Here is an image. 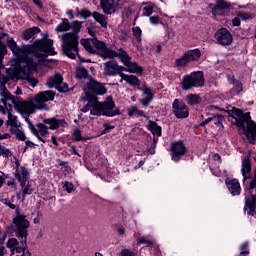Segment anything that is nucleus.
<instances>
[{
    "instance_id": "obj_41",
    "label": "nucleus",
    "mask_w": 256,
    "mask_h": 256,
    "mask_svg": "<svg viewBox=\"0 0 256 256\" xmlns=\"http://www.w3.org/2000/svg\"><path fill=\"white\" fill-rule=\"evenodd\" d=\"M74 141H87V138L81 136V130L75 129L73 132Z\"/></svg>"
},
{
    "instance_id": "obj_32",
    "label": "nucleus",
    "mask_w": 256,
    "mask_h": 256,
    "mask_svg": "<svg viewBox=\"0 0 256 256\" xmlns=\"http://www.w3.org/2000/svg\"><path fill=\"white\" fill-rule=\"evenodd\" d=\"M186 65H189V60L185 56V54H183L182 57L177 58L174 62V67H176L177 69H183Z\"/></svg>"
},
{
    "instance_id": "obj_50",
    "label": "nucleus",
    "mask_w": 256,
    "mask_h": 256,
    "mask_svg": "<svg viewBox=\"0 0 256 256\" xmlns=\"http://www.w3.org/2000/svg\"><path fill=\"white\" fill-rule=\"evenodd\" d=\"M138 243L143 244V243H150L145 237H140L138 238Z\"/></svg>"
},
{
    "instance_id": "obj_42",
    "label": "nucleus",
    "mask_w": 256,
    "mask_h": 256,
    "mask_svg": "<svg viewBox=\"0 0 256 256\" xmlns=\"http://www.w3.org/2000/svg\"><path fill=\"white\" fill-rule=\"evenodd\" d=\"M63 189L67 191V193H73L75 191V186L71 182H64Z\"/></svg>"
},
{
    "instance_id": "obj_47",
    "label": "nucleus",
    "mask_w": 256,
    "mask_h": 256,
    "mask_svg": "<svg viewBox=\"0 0 256 256\" xmlns=\"http://www.w3.org/2000/svg\"><path fill=\"white\" fill-rule=\"evenodd\" d=\"M5 205H7V207H9L10 209H17V206H15V204L11 203V201L5 199L4 200Z\"/></svg>"
},
{
    "instance_id": "obj_24",
    "label": "nucleus",
    "mask_w": 256,
    "mask_h": 256,
    "mask_svg": "<svg viewBox=\"0 0 256 256\" xmlns=\"http://www.w3.org/2000/svg\"><path fill=\"white\" fill-rule=\"evenodd\" d=\"M228 81L230 83V85H233L232 89H231V93L232 95H239V93H241V91H243V84L237 80H235V78L232 76H228Z\"/></svg>"
},
{
    "instance_id": "obj_52",
    "label": "nucleus",
    "mask_w": 256,
    "mask_h": 256,
    "mask_svg": "<svg viewBox=\"0 0 256 256\" xmlns=\"http://www.w3.org/2000/svg\"><path fill=\"white\" fill-rule=\"evenodd\" d=\"M35 5H37L40 9L43 8V5L41 4V0H32Z\"/></svg>"
},
{
    "instance_id": "obj_34",
    "label": "nucleus",
    "mask_w": 256,
    "mask_h": 256,
    "mask_svg": "<svg viewBox=\"0 0 256 256\" xmlns=\"http://www.w3.org/2000/svg\"><path fill=\"white\" fill-rule=\"evenodd\" d=\"M93 19L97 21L102 27H107V17L105 15L100 14L99 12H94L92 14Z\"/></svg>"
},
{
    "instance_id": "obj_59",
    "label": "nucleus",
    "mask_w": 256,
    "mask_h": 256,
    "mask_svg": "<svg viewBox=\"0 0 256 256\" xmlns=\"http://www.w3.org/2000/svg\"><path fill=\"white\" fill-rule=\"evenodd\" d=\"M70 151H71V153H73V155H78L77 149H75V146H72V147L70 148Z\"/></svg>"
},
{
    "instance_id": "obj_11",
    "label": "nucleus",
    "mask_w": 256,
    "mask_h": 256,
    "mask_svg": "<svg viewBox=\"0 0 256 256\" xmlns=\"http://www.w3.org/2000/svg\"><path fill=\"white\" fill-rule=\"evenodd\" d=\"M46 85L49 89H57L62 93H67V91H69V86L67 83L63 82V76H61L59 73L49 77L46 81Z\"/></svg>"
},
{
    "instance_id": "obj_48",
    "label": "nucleus",
    "mask_w": 256,
    "mask_h": 256,
    "mask_svg": "<svg viewBox=\"0 0 256 256\" xmlns=\"http://www.w3.org/2000/svg\"><path fill=\"white\" fill-rule=\"evenodd\" d=\"M17 138L20 140V141H25V133H23L22 131L18 130L17 132Z\"/></svg>"
},
{
    "instance_id": "obj_49",
    "label": "nucleus",
    "mask_w": 256,
    "mask_h": 256,
    "mask_svg": "<svg viewBox=\"0 0 256 256\" xmlns=\"http://www.w3.org/2000/svg\"><path fill=\"white\" fill-rule=\"evenodd\" d=\"M213 159L217 163V165L221 164V156L219 154H214Z\"/></svg>"
},
{
    "instance_id": "obj_14",
    "label": "nucleus",
    "mask_w": 256,
    "mask_h": 256,
    "mask_svg": "<svg viewBox=\"0 0 256 256\" xmlns=\"http://www.w3.org/2000/svg\"><path fill=\"white\" fill-rule=\"evenodd\" d=\"M172 109L177 119H187L189 117V108L179 99L174 100Z\"/></svg>"
},
{
    "instance_id": "obj_28",
    "label": "nucleus",
    "mask_w": 256,
    "mask_h": 256,
    "mask_svg": "<svg viewBox=\"0 0 256 256\" xmlns=\"http://www.w3.org/2000/svg\"><path fill=\"white\" fill-rule=\"evenodd\" d=\"M120 77L126 81L129 85H134L136 87H139L141 85V82L139 81V78L135 75H127L125 73H120Z\"/></svg>"
},
{
    "instance_id": "obj_22",
    "label": "nucleus",
    "mask_w": 256,
    "mask_h": 256,
    "mask_svg": "<svg viewBox=\"0 0 256 256\" xmlns=\"http://www.w3.org/2000/svg\"><path fill=\"white\" fill-rule=\"evenodd\" d=\"M15 177L20 184L27 183V179H29V171L23 166H18L15 171Z\"/></svg>"
},
{
    "instance_id": "obj_25",
    "label": "nucleus",
    "mask_w": 256,
    "mask_h": 256,
    "mask_svg": "<svg viewBox=\"0 0 256 256\" xmlns=\"http://www.w3.org/2000/svg\"><path fill=\"white\" fill-rule=\"evenodd\" d=\"M184 55L186 56V59H188L189 63L199 61V59H201V50H199V48L188 50Z\"/></svg>"
},
{
    "instance_id": "obj_55",
    "label": "nucleus",
    "mask_w": 256,
    "mask_h": 256,
    "mask_svg": "<svg viewBox=\"0 0 256 256\" xmlns=\"http://www.w3.org/2000/svg\"><path fill=\"white\" fill-rule=\"evenodd\" d=\"M143 165H145V159L141 160L137 166H135V169H139V167H143Z\"/></svg>"
},
{
    "instance_id": "obj_45",
    "label": "nucleus",
    "mask_w": 256,
    "mask_h": 256,
    "mask_svg": "<svg viewBox=\"0 0 256 256\" xmlns=\"http://www.w3.org/2000/svg\"><path fill=\"white\" fill-rule=\"evenodd\" d=\"M210 170L215 177H221V170L219 168L213 169V167H210Z\"/></svg>"
},
{
    "instance_id": "obj_12",
    "label": "nucleus",
    "mask_w": 256,
    "mask_h": 256,
    "mask_svg": "<svg viewBox=\"0 0 256 256\" xmlns=\"http://www.w3.org/2000/svg\"><path fill=\"white\" fill-rule=\"evenodd\" d=\"M214 38L218 45H222V47H227V45H231L233 43V35H231V32H229L227 28L218 29L214 34Z\"/></svg>"
},
{
    "instance_id": "obj_1",
    "label": "nucleus",
    "mask_w": 256,
    "mask_h": 256,
    "mask_svg": "<svg viewBox=\"0 0 256 256\" xmlns=\"http://www.w3.org/2000/svg\"><path fill=\"white\" fill-rule=\"evenodd\" d=\"M7 45L16 58L10 61V67L6 70L9 78L13 81V79L20 77L27 81L31 87H37L39 80L33 76V71H37L38 65L43 64L45 57L57 55L53 47V40L37 39L33 44L19 46L13 37H8Z\"/></svg>"
},
{
    "instance_id": "obj_43",
    "label": "nucleus",
    "mask_w": 256,
    "mask_h": 256,
    "mask_svg": "<svg viewBox=\"0 0 256 256\" xmlns=\"http://www.w3.org/2000/svg\"><path fill=\"white\" fill-rule=\"evenodd\" d=\"M119 256H135V252H133L129 249H123V250H121Z\"/></svg>"
},
{
    "instance_id": "obj_26",
    "label": "nucleus",
    "mask_w": 256,
    "mask_h": 256,
    "mask_svg": "<svg viewBox=\"0 0 256 256\" xmlns=\"http://www.w3.org/2000/svg\"><path fill=\"white\" fill-rule=\"evenodd\" d=\"M223 116L217 115L213 117H208L205 119L201 125H208V123H212V125H216L217 127H223Z\"/></svg>"
},
{
    "instance_id": "obj_5",
    "label": "nucleus",
    "mask_w": 256,
    "mask_h": 256,
    "mask_svg": "<svg viewBox=\"0 0 256 256\" xmlns=\"http://www.w3.org/2000/svg\"><path fill=\"white\" fill-rule=\"evenodd\" d=\"M13 223L16 229V237H18L21 246H19V241L16 238H10L7 241V247L10 249L12 255L16 253H25L27 251V229H29V222L25 219L24 215L19 213V208L16 209V216L13 218Z\"/></svg>"
},
{
    "instance_id": "obj_19",
    "label": "nucleus",
    "mask_w": 256,
    "mask_h": 256,
    "mask_svg": "<svg viewBox=\"0 0 256 256\" xmlns=\"http://www.w3.org/2000/svg\"><path fill=\"white\" fill-rule=\"evenodd\" d=\"M226 187L233 197H237V195H241V184L237 179H229L225 180Z\"/></svg>"
},
{
    "instance_id": "obj_40",
    "label": "nucleus",
    "mask_w": 256,
    "mask_h": 256,
    "mask_svg": "<svg viewBox=\"0 0 256 256\" xmlns=\"http://www.w3.org/2000/svg\"><path fill=\"white\" fill-rule=\"evenodd\" d=\"M152 14H153V4H148L143 7L142 15H144V17H150Z\"/></svg>"
},
{
    "instance_id": "obj_54",
    "label": "nucleus",
    "mask_w": 256,
    "mask_h": 256,
    "mask_svg": "<svg viewBox=\"0 0 256 256\" xmlns=\"http://www.w3.org/2000/svg\"><path fill=\"white\" fill-rule=\"evenodd\" d=\"M51 141H52L53 145H55L56 147L59 145V143H57V137L52 136Z\"/></svg>"
},
{
    "instance_id": "obj_10",
    "label": "nucleus",
    "mask_w": 256,
    "mask_h": 256,
    "mask_svg": "<svg viewBox=\"0 0 256 256\" xmlns=\"http://www.w3.org/2000/svg\"><path fill=\"white\" fill-rule=\"evenodd\" d=\"M256 170L254 171V176L251 179L249 186L246 188V204L244 211H248V215H253L256 209Z\"/></svg>"
},
{
    "instance_id": "obj_15",
    "label": "nucleus",
    "mask_w": 256,
    "mask_h": 256,
    "mask_svg": "<svg viewBox=\"0 0 256 256\" xmlns=\"http://www.w3.org/2000/svg\"><path fill=\"white\" fill-rule=\"evenodd\" d=\"M187 148H185V144L181 141H177L171 144V157L172 161L175 163H179L181 161V157L185 155Z\"/></svg>"
},
{
    "instance_id": "obj_39",
    "label": "nucleus",
    "mask_w": 256,
    "mask_h": 256,
    "mask_svg": "<svg viewBox=\"0 0 256 256\" xmlns=\"http://www.w3.org/2000/svg\"><path fill=\"white\" fill-rule=\"evenodd\" d=\"M132 33H133L136 41H138V43H141V35L143 33L141 28L139 26L133 27L132 28Z\"/></svg>"
},
{
    "instance_id": "obj_62",
    "label": "nucleus",
    "mask_w": 256,
    "mask_h": 256,
    "mask_svg": "<svg viewBox=\"0 0 256 256\" xmlns=\"http://www.w3.org/2000/svg\"><path fill=\"white\" fill-rule=\"evenodd\" d=\"M150 155H155V149L150 150Z\"/></svg>"
},
{
    "instance_id": "obj_30",
    "label": "nucleus",
    "mask_w": 256,
    "mask_h": 256,
    "mask_svg": "<svg viewBox=\"0 0 256 256\" xmlns=\"http://www.w3.org/2000/svg\"><path fill=\"white\" fill-rule=\"evenodd\" d=\"M127 115L128 117H147L145 115V112L137 106H131L130 108L127 109Z\"/></svg>"
},
{
    "instance_id": "obj_31",
    "label": "nucleus",
    "mask_w": 256,
    "mask_h": 256,
    "mask_svg": "<svg viewBox=\"0 0 256 256\" xmlns=\"http://www.w3.org/2000/svg\"><path fill=\"white\" fill-rule=\"evenodd\" d=\"M71 29V23L67 18L62 19V23L58 24L55 28L56 33H65Z\"/></svg>"
},
{
    "instance_id": "obj_35",
    "label": "nucleus",
    "mask_w": 256,
    "mask_h": 256,
    "mask_svg": "<svg viewBox=\"0 0 256 256\" xmlns=\"http://www.w3.org/2000/svg\"><path fill=\"white\" fill-rule=\"evenodd\" d=\"M187 101L189 105H199L201 103V97L197 94H190L187 96Z\"/></svg>"
},
{
    "instance_id": "obj_17",
    "label": "nucleus",
    "mask_w": 256,
    "mask_h": 256,
    "mask_svg": "<svg viewBox=\"0 0 256 256\" xmlns=\"http://www.w3.org/2000/svg\"><path fill=\"white\" fill-rule=\"evenodd\" d=\"M21 186V191H19L17 193V199L18 201H21V203H23V201H25V197H27V195H32L33 191H35V187L33 186V183L31 182H22L20 183Z\"/></svg>"
},
{
    "instance_id": "obj_4",
    "label": "nucleus",
    "mask_w": 256,
    "mask_h": 256,
    "mask_svg": "<svg viewBox=\"0 0 256 256\" xmlns=\"http://www.w3.org/2000/svg\"><path fill=\"white\" fill-rule=\"evenodd\" d=\"M81 45L93 55H99L102 59H113V57H118L123 63L124 71L126 73H136L141 75L143 73V67L139 66L137 62H131V56L123 48L118 49V51L107 48L105 43L97 39H81Z\"/></svg>"
},
{
    "instance_id": "obj_38",
    "label": "nucleus",
    "mask_w": 256,
    "mask_h": 256,
    "mask_svg": "<svg viewBox=\"0 0 256 256\" xmlns=\"http://www.w3.org/2000/svg\"><path fill=\"white\" fill-rule=\"evenodd\" d=\"M237 17H239L241 21H249L253 18V14L249 12L239 11L237 13Z\"/></svg>"
},
{
    "instance_id": "obj_53",
    "label": "nucleus",
    "mask_w": 256,
    "mask_h": 256,
    "mask_svg": "<svg viewBox=\"0 0 256 256\" xmlns=\"http://www.w3.org/2000/svg\"><path fill=\"white\" fill-rule=\"evenodd\" d=\"M0 113H2V115H7V108L5 107H3V106H1L0 105Z\"/></svg>"
},
{
    "instance_id": "obj_27",
    "label": "nucleus",
    "mask_w": 256,
    "mask_h": 256,
    "mask_svg": "<svg viewBox=\"0 0 256 256\" xmlns=\"http://www.w3.org/2000/svg\"><path fill=\"white\" fill-rule=\"evenodd\" d=\"M142 91L145 97L140 99V103L144 107H147V105H149L151 101H153V92H151V88H144Z\"/></svg>"
},
{
    "instance_id": "obj_46",
    "label": "nucleus",
    "mask_w": 256,
    "mask_h": 256,
    "mask_svg": "<svg viewBox=\"0 0 256 256\" xmlns=\"http://www.w3.org/2000/svg\"><path fill=\"white\" fill-rule=\"evenodd\" d=\"M150 23H151V25H158V23H159V16H152V17H150Z\"/></svg>"
},
{
    "instance_id": "obj_33",
    "label": "nucleus",
    "mask_w": 256,
    "mask_h": 256,
    "mask_svg": "<svg viewBox=\"0 0 256 256\" xmlns=\"http://www.w3.org/2000/svg\"><path fill=\"white\" fill-rule=\"evenodd\" d=\"M147 127L153 135H156V137H161V126L157 125V123L150 121Z\"/></svg>"
},
{
    "instance_id": "obj_60",
    "label": "nucleus",
    "mask_w": 256,
    "mask_h": 256,
    "mask_svg": "<svg viewBox=\"0 0 256 256\" xmlns=\"http://www.w3.org/2000/svg\"><path fill=\"white\" fill-rule=\"evenodd\" d=\"M15 93H16V95H21L23 93V91L19 87H17V90Z\"/></svg>"
},
{
    "instance_id": "obj_36",
    "label": "nucleus",
    "mask_w": 256,
    "mask_h": 256,
    "mask_svg": "<svg viewBox=\"0 0 256 256\" xmlns=\"http://www.w3.org/2000/svg\"><path fill=\"white\" fill-rule=\"evenodd\" d=\"M6 54H7V47L5 46V44H3V42H1V38H0V69L3 68V59Z\"/></svg>"
},
{
    "instance_id": "obj_56",
    "label": "nucleus",
    "mask_w": 256,
    "mask_h": 256,
    "mask_svg": "<svg viewBox=\"0 0 256 256\" xmlns=\"http://www.w3.org/2000/svg\"><path fill=\"white\" fill-rule=\"evenodd\" d=\"M0 256H5V246H0Z\"/></svg>"
},
{
    "instance_id": "obj_63",
    "label": "nucleus",
    "mask_w": 256,
    "mask_h": 256,
    "mask_svg": "<svg viewBox=\"0 0 256 256\" xmlns=\"http://www.w3.org/2000/svg\"><path fill=\"white\" fill-rule=\"evenodd\" d=\"M95 256H103V254L97 252V253L95 254Z\"/></svg>"
},
{
    "instance_id": "obj_2",
    "label": "nucleus",
    "mask_w": 256,
    "mask_h": 256,
    "mask_svg": "<svg viewBox=\"0 0 256 256\" xmlns=\"http://www.w3.org/2000/svg\"><path fill=\"white\" fill-rule=\"evenodd\" d=\"M83 89L86 95L87 103L81 108L82 113H89L96 117H115L121 115L119 108H115L113 100L99 102L96 95H105L107 88L93 78H88L84 82Z\"/></svg>"
},
{
    "instance_id": "obj_64",
    "label": "nucleus",
    "mask_w": 256,
    "mask_h": 256,
    "mask_svg": "<svg viewBox=\"0 0 256 256\" xmlns=\"http://www.w3.org/2000/svg\"><path fill=\"white\" fill-rule=\"evenodd\" d=\"M3 123H4L3 119H0V127L1 125H3Z\"/></svg>"
},
{
    "instance_id": "obj_18",
    "label": "nucleus",
    "mask_w": 256,
    "mask_h": 256,
    "mask_svg": "<svg viewBox=\"0 0 256 256\" xmlns=\"http://www.w3.org/2000/svg\"><path fill=\"white\" fill-rule=\"evenodd\" d=\"M11 137V134L4 133L0 134V141H3V139H9ZM3 155L4 157H11L13 153H11V150L5 148L0 144V156ZM3 183H5V174L0 171V187H3Z\"/></svg>"
},
{
    "instance_id": "obj_29",
    "label": "nucleus",
    "mask_w": 256,
    "mask_h": 256,
    "mask_svg": "<svg viewBox=\"0 0 256 256\" xmlns=\"http://www.w3.org/2000/svg\"><path fill=\"white\" fill-rule=\"evenodd\" d=\"M38 33H41V29L39 27H32L23 32V39L25 41H29V39H33Z\"/></svg>"
},
{
    "instance_id": "obj_44",
    "label": "nucleus",
    "mask_w": 256,
    "mask_h": 256,
    "mask_svg": "<svg viewBox=\"0 0 256 256\" xmlns=\"http://www.w3.org/2000/svg\"><path fill=\"white\" fill-rule=\"evenodd\" d=\"M232 25H233V27H239L241 25V18L239 16H236L232 20Z\"/></svg>"
},
{
    "instance_id": "obj_7",
    "label": "nucleus",
    "mask_w": 256,
    "mask_h": 256,
    "mask_svg": "<svg viewBox=\"0 0 256 256\" xmlns=\"http://www.w3.org/2000/svg\"><path fill=\"white\" fill-rule=\"evenodd\" d=\"M231 113L233 115H236L237 117L233 115L228 116V120L231 123H236L238 127H243L244 129V135L248 139L249 143H256V124L251 120V113L250 112H242L241 109L238 108H232Z\"/></svg>"
},
{
    "instance_id": "obj_3",
    "label": "nucleus",
    "mask_w": 256,
    "mask_h": 256,
    "mask_svg": "<svg viewBox=\"0 0 256 256\" xmlns=\"http://www.w3.org/2000/svg\"><path fill=\"white\" fill-rule=\"evenodd\" d=\"M55 99V92L51 90L43 91L38 93L34 98L29 102H21L17 106V110L22 113V117L25 119L31 133L39 139L42 143H45V135L49 133V127L43 123L37 124V128L33 125L31 120H29V115L35 113V110L39 109L40 111H49V106L47 102L53 101Z\"/></svg>"
},
{
    "instance_id": "obj_8",
    "label": "nucleus",
    "mask_w": 256,
    "mask_h": 256,
    "mask_svg": "<svg viewBox=\"0 0 256 256\" xmlns=\"http://www.w3.org/2000/svg\"><path fill=\"white\" fill-rule=\"evenodd\" d=\"M9 83V80L7 78H4V80L1 82L0 81V95H1V101L4 104L5 108L7 109V115H8V120H7V125L10 127H14L15 129H18L19 127V122L17 121V116L13 115L11 112V107L14 105L16 111L22 115V113L17 109L19 107V103H27V101H18L15 98V96L11 95V92L7 90V85ZM12 104V105H11Z\"/></svg>"
},
{
    "instance_id": "obj_23",
    "label": "nucleus",
    "mask_w": 256,
    "mask_h": 256,
    "mask_svg": "<svg viewBox=\"0 0 256 256\" xmlns=\"http://www.w3.org/2000/svg\"><path fill=\"white\" fill-rule=\"evenodd\" d=\"M241 173L244 177V181L251 177V160H249V156L244 157L242 160Z\"/></svg>"
},
{
    "instance_id": "obj_61",
    "label": "nucleus",
    "mask_w": 256,
    "mask_h": 256,
    "mask_svg": "<svg viewBox=\"0 0 256 256\" xmlns=\"http://www.w3.org/2000/svg\"><path fill=\"white\" fill-rule=\"evenodd\" d=\"M84 17H91V14L89 13V11H84Z\"/></svg>"
},
{
    "instance_id": "obj_21",
    "label": "nucleus",
    "mask_w": 256,
    "mask_h": 256,
    "mask_svg": "<svg viewBox=\"0 0 256 256\" xmlns=\"http://www.w3.org/2000/svg\"><path fill=\"white\" fill-rule=\"evenodd\" d=\"M43 122L45 125H50L49 129H51V131H55V129H59V127L67 126V122H65L64 119H57L55 117L44 119Z\"/></svg>"
},
{
    "instance_id": "obj_6",
    "label": "nucleus",
    "mask_w": 256,
    "mask_h": 256,
    "mask_svg": "<svg viewBox=\"0 0 256 256\" xmlns=\"http://www.w3.org/2000/svg\"><path fill=\"white\" fill-rule=\"evenodd\" d=\"M83 27V22L81 21H74L71 24V33H64L62 35V51L66 57L69 59H75V57L79 56V31Z\"/></svg>"
},
{
    "instance_id": "obj_20",
    "label": "nucleus",
    "mask_w": 256,
    "mask_h": 256,
    "mask_svg": "<svg viewBox=\"0 0 256 256\" xmlns=\"http://www.w3.org/2000/svg\"><path fill=\"white\" fill-rule=\"evenodd\" d=\"M119 0H100V5L106 15H113Z\"/></svg>"
},
{
    "instance_id": "obj_13",
    "label": "nucleus",
    "mask_w": 256,
    "mask_h": 256,
    "mask_svg": "<svg viewBox=\"0 0 256 256\" xmlns=\"http://www.w3.org/2000/svg\"><path fill=\"white\" fill-rule=\"evenodd\" d=\"M231 7H233V5L227 0H216L215 5H210L214 17H225V11L231 9Z\"/></svg>"
},
{
    "instance_id": "obj_37",
    "label": "nucleus",
    "mask_w": 256,
    "mask_h": 256,
    "mask_svg": "<svg viewBox=\"0 0 256 256\" xmlns=\"http://www.w3.org/2000/svg\"><path fill=\"white\" fill-rule=\"evenodd\" d=\"M87 75H89V73L87 72V69H85L84 67L77 68L76 70L77 79H87Z\"/></svg>"
},
{
    "instance_id": "obj_58",
    "label": "nucleus",
    "mask_w": 256,
    "mask_h": 256,
    "mask_svg": "<svg viewBox=\"0 0 256 256\" xmlns=\"http://www.w3.org/2000/svg\"><path fill=\"white\" fill-rule=\"evenodd\" d=\"M117 232L119 235H125V229L124 228H118Z\"/></svg>"
},
{
    "instance_id": "obj_57",
    "label": "nucleus",
    "mask_w": 256,
    "mask_h": 256,
    "mask_svg": "<svg viewBox=\"0 0 256 256\" xmlns=\"http://www.w3.org/2000/svg\"><path fill=\"white\" fill-rule=\"evenodd\" d=\"M104 129H106V130L115 129V126H111L109 124H104Z\"/></svg>"
},
{
    "instance_id": "obj_51",
    "label": "nucleus",
    "mask_w": 256,
    "mask_h": 256,
    "mask_svg": "<svg viewBox=\"0 0 256 256\" xmlns=\"http://www.w3.org/2000/svg\"><path fill=\"white\" fill-rule=\"evenodd\" d=\"M66 14L68 15L69 19H75V15L73 14V10H68L66 12Z\"/></svg>"
},
{
    "instance_id": "obj_16",
    "label": "nucleus",
    "mask_w": 256,
    "mask_h": 256,
    "mask_svg": "<svg viewBox=\"0 0 256 256\" xmlns=\"http://www.w3.org/2000/svg\"><path fill=\"white\" fill-rule=\"evenodd\" d=\"M104 73L105 75H108V77H111L113 75H119L121 77V73L125 71V67L119 66L117 61H109L104 64Z\"/></svg>"
},
{
    "instance_id": "obj_9",
    "label": "nucleus",
    "mask_w": 256,
    "mask_h": 256,
    "mask_svg": "<svg viewBox=\"0 0 256 256\" xmlns=\"http://www.w3.org/2000/svg\"><path fill=\"white\" fill-rule=\"evenodd\" d=\"M203 85H205V78L203 77V72L201 71L192 72L189 75H185L181 81L183 91H189V89H193V87H203Z\"/></svg>"
}]
</instances>
